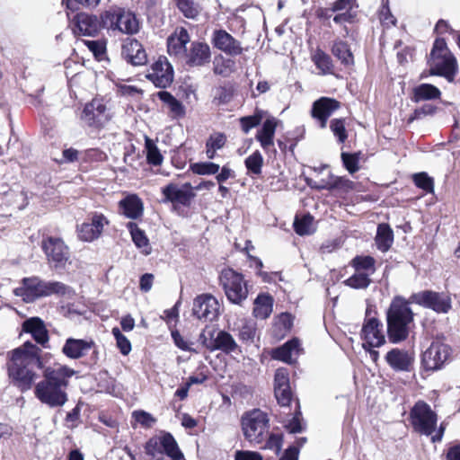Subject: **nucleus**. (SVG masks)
<instances>
[{
	"mask_svg": "<svg viewBox=\"0 0 460 460\" xmlns=\"http://www.w3.org/2000/svg\"><path fill=\"white\" fill-rule=\"evenodd\" d=\"M394 243V233L387 224H380L377 226L376 244L383 252H387Z\"/></svg>",
	"mask_w": 460,
	"mask_h": 460,
	"instance_id": "473e14b6",
	"label": "nucleus"
},
{
	"mask_svg": "<svg viewBox=\"0 0 460 460\" xmlns=\"http://www.w3.org/2000/svg\"><path fill=\"white\" fill-rule=\"evenodd\" d=\"M234 460H263V456L257 451L236 450Z\"/></svg>",
	"mask_w": 460,
	"mask_h": 460,
	"instance_id": "0e129e2a",
	"label": "nucleus"
},
{
	"mask_svg": "<svg viewBox=\"0 0 460 460\" xmlns=\"http://www.w3.org/2000/svg\"><path fill=\"white\" fill-rule=\"evenodd\" d=\"M159 99L169 108L174 117H181L185 113L184 106L175 99L169 92L162 91L158 93Z\"/></svg>",
	"mask_w": 460,
	"mask_h": 460,
	"instance_id": "58836bf2",
	"label": "nucleus"
},
{
	"mask_svg": "<svg viewBox=\"0 0 460 460\" xmlns=\"http://www.w3.org/2000/svg\"><path fill=\"white\" fill-rule=\"evenodd\" d=\"M353 182L347 178L333 176L332 174V190H340L343 191H349L353 189Z\"/></svg>",
	"mask_w": 460,
	"mask_h": 460,
	"instance_id": "680f3d73",
	"label": "nucleus"
},
{
	"mask_svg": "<svg viewBox=\"0 0 460 460\" xmlns=\"http://www.w3.org/2000/svg\"><path fill=\"white\" fill-rule=\"evenodd\" d=\"M293 325V317L288 313L280 314L275 322L276 328L279 329L280 332L286 333L288 332Z\"/></svg>",
	"mask_w": 460,
	"mask_h": 460,
	"instance_id": "052dcab7",
	"label": "nucleus"
},
{
	"mask_svg": "<svg viewBox=\"0 0 460 460\" xmlns=\"http://www.w3.org/2000/svg\"><path fill=\"white\" fill-rule=\"evenodd\" d=\"M212 43L217 49L230 56H238L243 52L241 43L224 30L214 31Z\"/></svg>",
	"mask_w": 460,
	"mask_h": 460,
	"instance_id": "a211bd4d",
	"label": "nucleus"
},
{
	"mask_svg": "<svg viewBox=\"0 0 460 460\" xmlns=\"http://www.w3.org/2000/svg\"><path fill=\"white\" fill-rule=\"evenodd\" d=\"M451 349L439 341H433L422 353L421 363L426 370H438L449 359Z\"/></svg>",
	"mask_w": 460,
	"mask_h": 460,
	"instance_id": "f8f14e48",
	"label": "nucleus"
},
{
	"mask_svg": "<svg viewBox=\"0 0 460 460\" xmlns=\"http://www.w3.org/2000/svg\"><path fill=\"white\" fill-rule=\"evenodd\" d=\"M192 313L199 320L212 322L220 314V304L214 296L202 294L194 299Z\"/></svg>",
	"mask_w": 460,
	"mask_h": 460,
	"instance_id": "4468645a",
	"label": "nucleus"
},
{
	"mask_svg": "<svg viewBox=\"0 0 460 460\" xmlns=\"http://www.w3.org/2000/svg\"><path fill=\"white\" fill-rule=\"evenodd\" d=\"M190 169L198 175H214L219 172L220 166L212 162H202L192 164Z\"/></svg>",
	"mask_w": 460,
	"mask_h": 460,
	"instance_id": "c03bdc74",
	"label": "nucleus"
},
{
	"mask_svg": "<svg viewBox=\"0 0 460 460\" xmlns=\"http://www.w3.org/2000/svg\"><path fill=\"white\" fill-rule=\"evenodd\" d=\"M278 122V119L275 118H269L263 122L262 127L257 131L255 138L264 151H269L270 148L274 146V136Z\"/></svg>",
	"mask_w": 460,
	"mask_h": 460,
	"instance_id": "c85d7f7f",
	"label": "nucleus"
},
{
	"mask_svg": "<svg viewBox=\"0 0 460 460\" xmlns=\"http://www.w3.org/2000/svg\"><path fill=\"white\" fill-rule=\"evenodd\" d=\"M146 77L156 87L166 88L173 80V70L165 58H159L147 70Z\"/></svg>",
	"mask_w": 460,
	"mask_h": 460,
	"instance_id": "dca6fc26",
	"label": "nucleus"
},
{
	"mask_svg": "<svg viewBox=\"0 0 460 460\" xmlns=\"http://www.w3.org/2000/svg\"><path fill=\"white\" fill-rule=\"evenodd\" d=\"M190 38L186 29L176 28L174 32L167 39V51L170 56L182 59L187 49L186 45L190 42Z\"/></svg>",
	"mask_w": 460,
	"mask_h": 460,
	"instance_id": "6ab92c4d",
	"label": "nucleus"
},
{
	"mask_svg": "<svg viewBox=\"0 0 460 460\" xmlns=\"http://www.w3.org/2000/svg\"><path fill=\"white\" fill-rule=\"evenodd\" d=\"M162 192L165 201L178 203L183 206L190 205L191 199L194 197L190 184L179 187L176 184L171 183L163 188Z\"/></svg>",
	"mask_w": 460,
	"mask_h": 460,
	"instance_id": "412c9836",
	"label": "nucleus"
},
{
	"mask_svg": "<svg viewBox=\"0 0 460 460\" xmlns=\"http://www.w3.org/2000/svg\"><path fill=\"white\" fill-rule=\"evenodd\" d=\"M430 74L446 77L449 82L454 80L457 71L456 59L447 49L443 39L434 42L429 60Z\"/></svg>",
	"mask_w": 460,
	"mask_h": 460,
	"instance_id": "423d86ee",
	"label": "nucleus"
},
{
	"mask_svg": "<svg viewBox=\"0 0 460 460\" xmlns=\"http://www.w3.org/2000/svg\"><path fill=\"white\" fill-rule=\"evenodd\" d=\"M375 262V259L371 256H357L352 260L351 265L355 271L367 273L371 276L376 270Z\"/></svg>",
	"mask_w": 460,
	"mask_h": 460,
	"instance_id": "a19ab883",
	"label": "nucleus"
},
{
	"mask_svg": "<svg viewBox=\"0 0 460 460\" xmlns=\"http://www.w3.org/2000/svg\"><path fill=\"white\" fill-rule=\"evenodd\" d=\"M22 330L32 335L39 344L45 346L49 341L48 331L44 322L39 317H31L22 323Z\"/></svg>",
	"mask_w": 460,
	"mask_h": 460,
	"instance_id": "7c9ffc66",
	"label": "nucleus"
},
{
	"mask_svg": "<svg viewBox=\"0 0 460 460\" xmlns=\"http://www.w3.org/2000/svg\"><path fill=\"white\" fill-rule=\"evenodd\" d=\"M200 340L210 351L222 350L225 353H231L238 348V345L233 336L225 331L218 332L214 340L208 343L207 342V339L203 333L200 334Z\"/></svg>",
	"mask_w": 460,
	"mask_h": 460,
	"instance_id": "4be33fe9",
	"label": "nucleus"
},
{
	"mask_svg": "<svg viewBox=\"0 0 460 460\" xmlns=\"http://www.w3.org/2000/svg\"><path fill=\"white\" fill-rule=\"evenodd\" d=\"M410 298L397 296L392 300L386 313L387 333L391 342L398 343L407 339L414 314L410 308Z\"/></svg>",
	"mask_w": 460,
	"mask_h": 460,
	"instance_id": "f03ea898",
	"label": "nucleus"
},
{
	"mask_svg": "<svg viewBox=\"0 0 460 460\" xmlns=\"http://www.w3.org/2000/svg\"><path fill=\"white\" fill-rule=\"evenodd\" d=\"M371 283L367 273L355 271V273L344 281V284L352 288H367Z\"/></svg>",
	"mask_w": 460,
	"mask_h": 460,
	"instance_id": "37998d69",
	"label": "nucleus"
},
{
	"mask_svg": "<svg viewBox=\"0 0 460 460\" xmlns=\"http://www.w3.org/2000/svg\"><path fill=\"white\" fill-rule=\"evenodd\" d=\"M115 340L117 347L123 355H128L131 351V343L128 339L123 335L118 327H114L111 331Z\"/></svg>",
	"mask_w": 460,
	"mask_h": 460,
	"instance_id": "de8ad7c7",
	"label": "nucleus"
},
{
	"mask_svg": "<svg viewBox=\"0 0 460 460\" xmlns=\"http://www.w3.org/2000/svg\"><path fill=\"white\" fill-rule=\"evenodd\" d=\"M301 350L300 342L297 339H292L284 345L272 351V358L283 362L292 364Z\"/></svg>",
	"mask_w": 460,
	"mask_h": 460,
	"instance_id": "c756f323",
	"label": "nucleus"
},
{
	"mask_svg": "<svg viewBox=\"0 0 460 460\" xmlns=\"http://www.w3.org/2000/svg\"><path fill=\"white\" fill-rule=\"evenodd\" d=\"M275 386L274 387H287L289 385L288 371L286 368H279L275 373Z\"/></svg>",
	"mask_w": 460,
	"mask_h": 460,
	"instance_id": "338daca9",
	"label": "nucleus"
},
{
	"mask_svg": "<svg viewBox=\"0 0 460 460\" xmlns=\"http://www.w3.org/2000/svg\"><path fill=\"white\" fill-rule=\"evenodd\" d=\"M255 332V323L251 321H244L239 330V338L243 341H252Z\"/></svg>",
	"mask_w": 460,
	"mask_h": 460,
	"instance_id": "3c124183",
	"label": "nucleus"
},
{
	"mask_svg": "<svg viewBox=\"0 0 460 460\" xmlns=\"http://www.w3.org/2000/svg\"><path fill=\"white\" fill-rule=\"evenodd\" d=\"M109 223L108 218L102 213L89 214L87 221L77 226L79 239L84 242H93L98 239Z\"/></svg>",
	"mask_w": 460,
	"mask_h": 460,
	"instance_id": "2eb2a0df",
	"label": "nucleus"
},
{
	"mask_svg": "<svg viewBox=\"0 0 460 460\" xmlns=\"http://www.w3.org/2000/svg\"><path fill=\"white\" fill-rule=\"evenodd\" d=\"M145 148L146 151L147 163L154 166L161 165L164 161V156L160 153L154 140L147 136L145 137Z\"/></svg>",
	"mask_w": 460,
	"mask_h": 460,
	"instance_id": "ea45409f",
	"label": "nucleus"
},
{
	"mask_svg": "<svg viewBox=\"0 0 460 460\" xmlns=\"http://www.w3.org/2000/svg\"><path fill=\"white\" fill-rule=\"evenodd\" d=\"M410 301L442 314L451 309L452 303L449 296L431 290L414 293L410 296Z\"/></svg>",
	"mask_w": 460,
	"mask_h": 460,
	"instance_id": "9b49d317",
	"label": "nucleus"
},
{
	"mask_svg": "<svg viewBox=\"0 0 460 460\" xmlns=\"http://www.w3.org/2000/svg\"><path fill=\"white\" fill-rule=\"evenodd\" d=\"M413 181L417 187L424 190L425 191H433V180L430 177H429L426 172H420L414 174Z\"/></svg>",
	"mask_w": 460,
	"mask_h": 460,
	"instance_id": "864d4df0",
	"label": "nucleus"
},
{
	"mask_svg": "<svg viewBox=\"0 0 460 460\" xmlns=\"http://www.w3.org/2000/svg\"><path fill=\"white\" fill-rule=\"evenodd\" d=\"M262 116L260 112H256L252 116H245L240 119L242 130L247 134L252 128L257 127L261 122Z\"/></svg>",
	"mask_w": 460,
	"mask_h": 460,
	"instance_id": "8fccbe9b",
	"label": "nucleus"
},
{
	"mask_svg": "<svg viewBox=\"0 0 460 460\" xmlns=\"http://www.w3.org/2000/svg\"><path fill=\"white\" fill-rule=\"evenodd\" d=\"M213 65L214 73L225 77L230 75L235 70V62L221 55L215 58Z\"/></svg>",
	"mask_w": 460,
	"mask_h": 460,
	"instance_id": "4c0bfd02",
	"label": "nucleus"
},
{
	"mask_svg": "<svg viewBox=\"0 0 460 460\" xmlns=\"http://www.w3.org/2000/svg\"><path fill=\"white\" fill-rule=\"evenodd\" d=\"M226 142V137L221 132H216L210 135L207 141V146H212L216 149H221Z\"/></svg>",
	"mask_w": 460,
	"mask_h": 460,
	"instance_id": "e2e57ef3",
	"label": "nucleus"
},
{
	"mask_svg": "<svg viewBox=\"0 0 460 460\" xmlns=\"http://www.w3.org/2000/svg\"><path fill=\"white\" fill-rule=\"evenodd\" d=\"M95 347L92 340H81L69 338L63 346V353L69 358H80L87 354L89 350Z\"/></svg>",
	"mask_w": 460,
	"mask_h": 460,
	"instance_id": "393cba45",
	"label": "nucleus"
},
{
	"mask_svg": "<svg viewBox=\"0 0 460 460\" xmlns=\"http://www.w3.org/2000/svg\"><path fill=\"white\" fill-rule=\"evenodd\" d=\"M312 60L320 70L321 75L332 74L333 65L329 55L322 49H317L312 56Z\"/></svg>",
	"mask_w": 460,
	"mask_h": 460,
	"instance_id": "e433bc0d",
	"label": "nucleus"
},
{
	"mask_svg": "<svg viewBox=\"0 0 460 460\" xmlns=\"http://www.w3.org/2000/svg\"><path fill=\"white\" fill-rule=\"evenodd\" d=\"M275 396L281 406H288L292 399L290 385L287 387H274Z\"/></svg>",
	"mask_w": 460,
	"mask_h": 460,
	"instance_id": "13d9d810",
	"label": "nucleus"
},
{
	"mask_svg": "<svg viewBox=\"0 0 460 460\" xmlns=\"http://www.w3.org/2000/svg\"><path fill=\"white\" fill-rule=\"evenodd\" d=\"M133 418L144 428H151L156 422V419L145 411H134Z\"/></svg>",
	"mask_w": 460,
	"mask_h": 460,
	"instance_id": "4d7b16f0",
	"label": "nucleus"
},
{
	"mask_svg": "<svg viewBox=\"0 0 460 460\" xmlns=\"http://www.w3.org/2000/svg\"><path fill=\"white\" fill-rule=\"evenodd\" d=\"M102 22L94 15L78 13L75 16V27L74 31L77 35L95 36L101 29Z\"/></svg>",
	"mask_w": 460,
	"mask_h": 460,
	"instance_id": "b1692460",
	"label": "nucleus"
},
{
	"mask_svg": "<svg viewBox=\"0 0 460 460\" xmlns=\"http://www.w3.org/2000/svg\"><path fill=\"white\" fill-rule=\"evenodd\" d=\"M101 19L102 25L108 30L129 35L139 31V22L135 13L122 7H111L101 15Z\"/></svg>",
	"mask_w": 460,
	"mask_h": 460,
	"instance_id": "0eeeda50",
	"label": "nucleus"
},
{
	"mask_svg": "<svg viewBox=\"0 0 460 460\" xmlns=\"http://www.w3.org/2000/svg\"><path fill=\"white\" fill-rule=\"evenodd\" d=\"M379 19L381 22L387 27L395 25L396 19L391 13L387 3L383 4V7L379 13Z\"/></svg>",
	"mask_w": 460,
	"mask_h": 460,
	"instance_id": "69168bd1",
	"label": "nucleus"
},
{
	"mask_svg": "<svg viewBox=\"0 0 460 460\" xmlns=\"http://www.w3.org/2000/svg\"><path fill=\"white\" fill-rule=\"evenodd\" d=\"M413 429L422 435L430 436L432 442L441 441L445 426L441 423L437 429L438 416L430 406L424 402H418L410 413Z\"/></svg>",
	"mask_w": 460,
	"mask_h": 460,
	"instance_id": "20e7f679",
	"label": "nucleus"
},
{
	"mask_svg": "<svg viewBox=\"0 0 460 460\" xmlns=\"http://www.w3.org/2000/svg\"><path fill=\"white\" fill-rule=\"evenodd\" d=\"M146 455L152 460H182L183 454L180 450L176 440L170 433H164L159 437L150 438L146 445Z\"/></svg>",
	"mask_w": 460,
	"mask_h": 460,
	"instance_id": "6e6552de",
	"label": "nucleus"
},
{
	"mask_svg": "<svg viewBox=\"0 0 460 460\" xmlns=\"http://www.w3.org/2000/svg\"><path fill=\"white\" fill-rule=\"evenodd\" d=\"M240 422L243 438L252 445L263 443L269 435L270 418L260 409L244 412Z\"/></svg>",
	"mask_w": 460,
	"mask_h": 460,
	"instance_id": "39448f33",
	"label": "nucleus"
},
{
	"mask_svg": "<svg viewBox=\"0 0 460 460\" xmlns=\"http://www.w3.org/2000/svg\"><path fill=\"white\" fill-rule=\"evenodd\" d=\"M128 229L130 232L132 241L136 246L142 249V252L149 254L151 252V247L149 241L143 230H141L136 223L128 222L127 225Z\"/></svg>",
	"mask_w": 460,
	"mask_h": 460,
	"instance_id": "72a5a7b5",
	"label": "nucleus"
},
{
	"mask_svg": "<svg viewBox=\"0 0 460 460\" xmlns=\"http://www.w3.org/2000/svg\"><path fill=\"white\" fill-rule=\"evenodd\" d=\"M40 352L41 349L30 341L13 349L8 363L9 376L21 390H29L37 377L34 367L42 369L43 379L34 390L36 398L50 408L62 407L68 400V379L75 371L58 363L45 367Z\"/></svg>",
	"mask_w": 460,
	"mask_h": 460,
	"instance_id": "f257e3e1",
	"label": "nucleus"
},
{
	"mask_svg": "<svg viewBox=\"0 0 460 460\" xmlns=\"http://www.w3.org/2000/svg\"><path fill=\"white\" fill-rule=\"evenodd\" d=\"M81 119L90 127L102 128L111 119V113L102 99H93L87 103Z\"/></svg>",
	"mask_w": 460,
	"mask_h": 460,
	"instance_id": "ddd939ff",
	"label": "nucleus"
},
{
	"mask_svg": "<svg viewBox=\"0 0 460 460\" xmlns=\"http://www.w3.org/2000/svg\"><path fill=\"white\" fill-rule=\"evenodd\" d=\"M294 228L297 234L305 235L314 232V217L310 215H305L302 217H296L294 221Z\"/></svg>",
	"mask_w": 460,
	"mask_h": 460,
	"instance_id": "79ce46f5",
	"label": "nucleus"
},
{
	"mask_svg": "<svg viewBox=\"0 0 460 460\" xmlns=\"http://www.w3.org/2000/svg\"><path fill=\"white\" fill-rule=\"evenodd\" d=\"M171 335L174 344L181 350L199 353V351L191 346L193 343L186 341L177 330H172Z\"/></svg>",
	"mask_w": 460,
	"mask_h": 460,
	"instance_id": "6e6d98bb",
	"label": "nucleus"
},
{
	"mask_svg": "<svg viewBox=\"0 0 460 460\" xmlns=\"http://www.w3.org/2000/svg\"><path fill=\"white\" fill-rule=\"evenodd\" d=\"M211 53L207 43L194 41L190 45L189 52L186 51L183 60L190 66H201L210 61Z\"/></svg>",
	"mask_w": 460,
	"mask_h": 460,
	"instance_id": "aec40b11",
	"label": "nucleus"
},
{
	"mask_svg": "<svg viewBox=\"0 0 460 460\" xmlns=\"http://www.w3.org/2000/svg\"><path fill=\"white\" fill-rule=\"evenodd\" d=\"M122 55L124 58L134 66H143L147 61V55L142 44L131 39L128 40L122 47Z\"/></svg>",
	"mask_w": 460,
	"mask_h": 460,
	"instance_id": "a878e982",
	"label": "nucleus"
},
{
	"mask_svg": "<svg viewBox=\"0 0 460 460\" xmlns=\"http://www.w3.org/2000/svg\"><path fill=\"white\" fill-rule=\"evenodd\" d=\"M244 164L250 172L259 175L261 172L263 157L259 151H255L245 159Z\"/></svg>",
	"mask_w": 460,
	"mask_h": 460,
	"instance_id": "49530a36",
	"label": "nucleus"
},
{
	"mask_svg": "<svg viewBox=\"0 0 460 460\" xmlns=\"http://www.w3.org/2000/svg\"><path fill=\"white\" fill-rule=\"evenodd\" d=\"M272 296L267 294H261L254 300L253 315L261 320L267 319L272 313Z\"/></svg>",
	"mask_w": 460,
	"mask_h": 460,
	"instance_id": "2f4dec72",
	"label": "nucleus"
},
{
	"mask_svg": "<svg viewBox=\"0 0 460 460\" xmlns=\"http://www.w3.org/2000/svg\"><path fill=\"white\" fill-rule=\"evenodd\" d=\"M341 160L349 173H354L358 171V154H349L343 152L341 153Z\"/></svg>",
	"mask_w": 460,
	"mask_h": 460,
	"instance_id": "603ef678",
	"label": "nucleus"
},
{
	"mask_svg": "<svg viewBox=\"0 0 460 460\" xmlns=\"http://www.w3.org/2000/svg\"><path fill=\"white\" fill-rule=\"evenodd\" d=\"M332 53L346 66L354 64V58L349 45L342 40H336L333 43Z\"/></svg>",
	"mask_w": 460,
	"mask_h": 460,
	"instance_id": "f704fd0d",
	"label": "nucleus"
},
{
	"mask_svg": "<svg viewBox=\"0 0 460 460\" xmlns=\"http://www.w3.org/2000/svg\"><path fill=\"white\" fill-rule=\"evenodd\" d=\"M382 328L383 324L376 318L369 317L366 319L361 330V337L365 341L364 348H366V345L376 348L385 344V337Z\"/></svg>",
	"mask_w": 460,
	"mask_h": 460,
	"instance_id": "f3484780",
	"label": "nucleus"
},
{
	"mask_svg": "<svg viewBox=\"0 0 460 460\" xmlns=\"http://www.w3.org/2000/svg\"><path fill=\"white\" fill-rule=\"evenodd\" d=\"M176 2L179 10L186 18L194 19L199 15L200 8L193 0H176Z\"/></svg>",
	"mask_w": 460,
	"mask_h": 460,
	"instance_id": "a18cd8bd",
	"label": "nucleus"
},
{
	"mask_svg": "<svg viewBox=\"0 0 460 460\" xmlns=\"http://www.w3.org/2000/svg\"><path fill=\"white\" fill-rule=\"evenodd\" d=\"M340 107L339 102L334 99L322 97L315 101L312 108V116L321 122V128H325L328 118Z\"/></svg>",
	"mask_w": 460,
	"mask_h": 460,
	"instance_id": "5701e85b",
	"label": "nucleus"
},
{
	"mask_svg": "<svg viewBox=\"0 0 460 460\" xmlns=\"http://www.w3.org/2000/svg\"><path fill=\"white\" fill-rule=\"evenodd\" d=\"M219 282L231 303L241 305L247 298L248 289L242 274L225 269L220 273Z\"/></svg>",
	"mask_w": 460,
	"mask_h": 460,
	"instance_id": "1a4fd4ad",
	"label": "nucleus"
},
{
	"mask_svg": "<svg viewBox=\"0 0 460 460\" xmlns=\"http://www.w3.org/2000/svg\"><path fill=\"white\" fill-rule=\"evenodd\" d=\"M330 128L341 143L347 138L345 121L343 119H334L331 121Z\"/></svg>",
	"mask_w": 460,
	"mask_h": 460,
	"instance_id": "5fc2aeb1",
	"label": "nucleus"
},
{
	"mask_svg": "<svg viewBox=\"0 0 460 460\" xmlns=\"http://www.w3.org/2000/svg\"><path fill=\"white\" fill-rule=\"evenodd\" d=\"M13 294L25 303H32L41 297L57 296H72L73 289L59 281H45L37 276L23 278Z\"/></svg>",
	"mask_w": 460,
	"mask_h": 460,
	"instance_id": "7ed1b4c3",
	"label": "nucleus"
},
{
	"mask_svg": "<svg viewBox=\"0 0 460 460\" xmlns=\"http://www.w3.org/2000/svg\"><path fill=\"white\" fill-rule=\"evenodd\" d=\"M121 213L128 218L138 219L143 216L144 204L136 194H129L119 202Z\"/></svg>",
	"mask_w": 460,
	"mask_h": 460,
	"instance_id": "cd10ccee",
	"label": "nucleus"
},
{
	"mask_svg": "<svg viewBox=\"0 0 460 460\" xmlns=\"http://www.w3.org/2000/svg\"><path fill=\"white\" fill-rule=\"evenodd\" d=\"M84 42L96 58H100L104 54L105 45L103 42L99 40H84Z\"/></svg>",
	"mask_w": 460,
	"mask_h": 460,
	"instance_id": "774afa93",
	"label": "nucleus"
},
{
	"mask_svg": "<svg viewBox=\"0 0 460 460\" xmlns=\"http://www.w3.org/2000/svg\"><path fill=\"white\" fill-rule=\"evenodd\" d=\"M386 362L395 371H410L414 358L411 354L399 349H393L385 356Z\"/></svg>",
	"mask_w": 460,
	"mask_h": 460,
	"instance_id": "bb28decb",
	"label": "nucleus"
},
{
	"mask_svg": "<svg viewBox=\"0 0 460 460\" xmlns=\"http://www.w3.org/2000/svg\"><path fill=\"white\" fill-rule=\"evenodd\" d=\"M41 248L54 268H64L70 258L69 248L61 238L49 236L42 240Z\"/></svg>",
	"mask_w": 460,
	"mask_h": 460,
	"instance_id": "9d476101",
	"label": "nucleus"
},
{
	"mask_svg": "<svg viewBox=\"0 0 460 460\" xmlns=\"http://www.w3.org/2000/svg\"><path fill=\"white\" fill-rule=\"evenodd\" d=\"M264 441L265 444L261 447L262 449L273 450L276 455L280 453L283 444L282 435L269 432V435Z\"/></svg>",
	"mask_w": 460,
	"mask_h": 460,
	"instance_id": "09e8293b",
	"label": "nucleus"
},
{
	"mask_svg": "<svg viewBox=\"0 0 460 460\" xmlns=\"http://www.w3.org/2000/svg\"><path fill=\"white\" fill-rule=\"evenodd\" d=\"M233 97V92L230 88L220 86L216 89L214 102L217 105L228 103Z\"/></svg>",
	"mask_w": 460,
	"mask_h": 460,
	"instance_id": "bf43d9fd",
	"label": "nucleus"
},
{
	"mask_svg": "<svg viewBox=\"0 0 460 460\" xmlns=\"http://www.w3.org/2000/svg\"><path fill=\"white\" fill-rule=\"evenodd\" d=\"M440 91L436 86L429 84H422L413 91V101L418 102L425 100L438 99Z\"/></svg>",
	"mask_w": 460,
	"mask_h": 460,
	"instance_id": "c9c22d12",
	"label": "nucleus"
}]
</instances>
